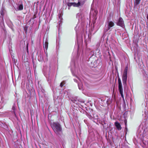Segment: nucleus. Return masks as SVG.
<instances>
[{
	"instance_id": "nucleus-1",
	"label": "nucleus",
	"mask_w": 148,
	"mask_h": 148,
	"mask_svg": "<svg viewBox=\"0 0 148 148\" xmlns=\"http://www.w3.org/2000/svg\"><path fill=\"white\" fill-rule=\"evenodd\" d=\"M51 126L53 130L57 134L60 135L61 134L62 128L58 123L53 122L51 124Z\"/></svg>"
},
{
	"instance_id": "nucleus-2",
	"label": "nucleus",
	"mask_w": 148,
	"mask_h": 148,
	"mask_svg": "<svg viewBox=\"0 0 148 148\" xmlns=\"http://www.w3.org/2000/svg\"><path fill=\"white\" fill-rule=\"evenodd\" d=\"M114 25L113 22L112 21H107L105 23L104 32L106 33L109 30H111Z\"/></svg>"
},
{
	"instance_id": "nucleus-3",
	"label": "nucleus",
	"mask_w": 148,
	"mask_h": 148,
	"mask_svg": "<svg viewBox=\"0 0 148 148\" xmlns=\"http://www.w3.org/2000/svg\"><path fill=\"white\" fill-rule=\"evenodd\" d=\"M86 0H78L77 3L72 2L68 3L69 6H73L75 7H80L82 6L84 4Z\"/></svg>"
},
{
	"instance_id": "nucleus-4",
	"label": "nucleus",
	"mask_w": 148,
	"mask_h": 148,
	"mask_svg": "<svg viewBox=\"0 0 148 148\" xmlns=\"http://www.w3.org/2000/svg\"><path fill=\"white\" fill-rule=\"evenodd\" d=\"M78 85L79 89L81 90H83L88 87V85L85 83H84L83 84L82 83L80 82L78 83Z\"/></svg>"
},
{
	"instance_id": "nucleus-5",
	"label": "nucleus",
	"mask_w": 148,
	"mask_h": 148,
	"mask_svg": "<svg viewBox=\"0 0 148 148\" xmlns=\"http://www.w3.org/2000/svg\"><path fill=\"white\" fill-rule=\"evenodd\" d=\"M48 39L47 38H45V37L43 39V47L45 50V49L46 50H47L48 48Z\"/></svg>"
},
{
	"instance_id": "nucleus-6",
	"label": "nucleus",
	"mask_w": 148,
	"mask_h": 148,
	"mask_svg": "<svg viewBox=\"0 0 148 148\" xmlns=\"http://www.w3.org/2000/svg\"><path fill=\"white\" fill-rule=\"evenodd\" d=\"M117 25L120 26L122 27L124 26V21L123 19L121 18H119L118 22L117 24Z\"/></svg>"
},
{
	"instance_id": "nucleus-7",
	"label": "nucleus",
	"mask_w": 148,
	"mask_h": 148,
	"mask_svg": "<svg viewBox=\"0 0 148 148\" xmlns=\"http://www.w3.org/2000/svg\"><path fill=\"white\" fill-rule=\"evenodd\" d=\"M118 87L119 90L120 92H123V89L122 86L121 82L120 80H118Z\"/></svg>"
},
{
	"instance_id": "nucleus-8",
	"label": "nucleus",
	"mask_w": 148,
	"mask_h": 148,
	"mask_svg": "<svg viewBox=\"0 0 148 148\" xmlns=\"http://www.w3.org/2000/svg\"><path fill=\"white\" fill-rule=\"evenodd\" d=\"M127 75H123L122 77V79L123 84L124 85H126V82L127 80Z\"/></svg>"
},
{
	"instance_id": "nucleus-9",
	"label": "nucleus",
	"mask_w": 148,
	"mask_h": 148,
	"mask_svg": "<svg viewBox=\"0 0 148 148\" xmlns=\"http://www.w3.org/2000/svg\"><path fill=\"white\" fill-rule=\"evenodd\" d=\"M114 125L118 130H120L121 129V127L119 123L117 122H116L115 123Z\"/></svg>"
},
{
	"instance_id": "nucleus-10",
	"label": "nucleus",
	"mask_w": 148,
	"mask_h": 148,
	"mask_svg": "<svg viewBox=\"0 0 148 148\" xmlns=\"http://www.w3.org/2000/svg\"><path fill=\"white\" fill-rule=\"evenodd\" d=\"M23 5L22 4L20 5L16 10H22L23 9Z\"/></svg>"
},
{
	"instance_id": "nucleus-11",
	"label": "nucleus",
	"mask_w": 148,
	"mask_h": 148,
	"mask_svg": "<svg viewBox=\"0 0 148 148\" xmlns=\"http://www.w3.org/2000/svg\"><path fill=\"white\" fill-rule=\"evenodd\" d=\"M5 10L4 8L3 7L2 8L1 11V12L0 14L2 15L3 17V16H4V14L5 13Z\"/></svg>"
},
{
	"instance_id": "nucleus-12",
	"label": "nucleus",
	"mask_w": 148,
	"mask_h": 148,
	"mask_svg": "<svg viewBox=\"0 0 148 148\" xmlns=\"http://www.w3.org/2000/svg\"><path fill=\"white\" fill-rule=\"evenodd\" d=\"M141 0H135L134 1V4L137 5L139 4Z\"/></svg>"
},
{
	"instance_id": "nucleus-13",
	"label": "nucleus",
	"mask_w": 148,
	"mask_h": 148,
	"mask_svg": "<svg viewBox=\"0 0 148 148\" xmlns=\"http://www.w3.org/2000/svg\"><path fill=\"white\" fill-rule=\"evenodd\" d=\"M127 67H126L124 71L123 75H127Z\"/></svg>"
},
{
	"instance_id": "nucleus-14",
	"label": "nucleus",
	"mask_w": 148,
	"mask_h": 148,
	"mask_svg": "<svg viewBox=\"0 0 148 148\" xmlns=\"http://www.w3.org/2000/svg\"><path fill=\"white\" fill-rule=\"evenodd\" d=\"M65 84V82L64 81H62V82L61 83L60 86L61 87H62Z\"/></svg>"
},
{
	"instance_id": "nucleus-15",
	"label": "nucleus",
	"mask_w": 148,
	"mask_h": 148,
	"mask_svg": "<svg viewBox=\"0 0 148 148\" xmlns=\"http://www.w3.org/2000/svg\"><path fill=\"white\" fill-rule=\"evenodd\" d=\"M87 116L90 119H92V116L90 115L89 114H87Z\"/></svg>"
},
{
	"instance_id": "nucleus-16",
	"label": "nucleus",
	"mask_w": 148,
	"mask_h": 148,
	"mask_svg": "<svg viewBox=\"0 0 148 148\" xmlns=\"http://www.w3.org/2000/svg\"><path fill=\"white\" fill-rule=\"evenodd\" d=\"M12 109L13 110L14 112V114H15V112H14V110H15V105H14V104L13 106V107H12Z\"/></svg>"
},
{
	"instance_id": "nucleus-17",
	"label": "nucleus",
	"mask_w": 148,
	"mask_h": 148,
	"mask_svg": "<svg viewBox=\"0 0 148 148\" xmlns=\"http://www.w3.org/2000/svg\"><path fill=\"white\" fill-rule=\"evenodd\" d=\"M43 57L42 56H40V58L39 60H38L40 61H42L43 60Z\"/></svg>"
},
{
	"instance_id": "nucleus-18",
	"label": "nucleus",
	"mask_w": 148,
	"mask_h": 148,
	"mask_svg": "<svg viewBox=\"0 0 148 148\" xmlns=\"http://www.w3.org/2000/svg\"><path fill=\"white\" fill-rule=\"evenodd\" d=\"M33 66L34 67V69L35 73V74L36 72V66H35V67H34V63L33 64Z\"/></svg>"
},
{
	"instance_id": "nucleus-19",
	"label": "nucleus",
	"mask_w": 148,
	"mask_h": 148,
	"mask_svg": "<svg viewBox=\"0 0 148 148\" xmlns=\"http://www.w3.org/2000/svg\"><path fill=\"white\" fill-rule=\"evenodd\" d=\"M121 96L123 98H124V96L123 95V92H120Z\"/></svg>"
},
{
	"instance_id": "nucleus-20",
	"label": "nucleus",
	"mask_w": 148,
	"mask_h": 148,
	"mask_svg": "<svg viewBox=\"0 0 148 148\" xmlns=\"http://www.w3.org/2000/svg\"><path fill=\"white\" fill-rule=\"evenodd\" d=\"M81 13H78L77 14V18L78 16L79 18H80L79 16L81 15Z\"/></svg>"
},
{
	"instance_id": "nucleus-21",
	"label": "nucleus",
	"mask_w": 148,
	"mask_h": 148,
	"mask_svg": "<svg viewBox=\"0 0 148 148\" xmlns=\"http://www.w3.org/2000/svg\"><path fill=\"white\" fill-rule=\"evenodd\" d=\"M77 25L76 27H75V31H77V29H78V28H77Z\"/></svg>"
},
{
	"instance_id": "nucleus-22",
	"label": "nucleus",
	"mask_w": 148,
	"mask_h": 148,
	"mask_svg": "<svg viewBox=\"0 0 148 148\" xmlns=\"http://www.w3.org/2000/svg\"><path fill=\"white\" fill-rule=\"evenodd\" d=\"M28 43L27 44V47H27V52H28Z\"/></svg>"
},
{
	"instance_id": "nucleus-23",
	"label": "nucleus",
	"mask_w": 148,
	"mask_h": 148,
	"mask_svg": "<svg viewBox=\"0 0 148 148\" xmlns=\"http://www.w3.org/2000/svg\"><path fill=\"white\" fill-rule=\"evenodd\" d=\"M96 66H97V65H94L93 66H92V67L95 68L96 67Z\"/></svg>"
},
{
	"instance_id": "nucleus-24",
	"label": "nucleus",
	"mask_w": 148,
	"mask_h": 148,
	"mask_svg": "<svg viewBox=\"0 0 148 148\" xmlns=\"http://www.w3.org/2000/svg\"><path fill=\"white\" fill-rule=\"evenodd\" d=\"M74 81L75 82H77V80L76 79H74Z\"/></svg>"
},
{
	"instance_id": "nucleus-25",
	"label": "nucleus",
	"mask_w": 148,
	"mask_h": 148,
	"mask_svg": "<svg viewBox=\"0 0 148 148\" xmlns=\"http://www.w3.org/2000/svg\"><path fill=\"white\" fill-rule=\"evenodd\" d=\"M96 62H96V61H95L94 62V63H96Z\"/></svg>"
},
{
	"instance_id": "nucleus-26",
	"label": "nucleus",
	"mask_w": 148,
	"mask_h": 148,
	"mask_svg": "<svg viewBox=\"0 0 148 148\" xmlns=\"http://www.w3.org/2000/svg\"><path fill=\"white\" fill-rule=\"evenodd\" d=\"M41 91H42V92H43V91H44V90H43V89H42V90H41Z\"/></svg>"
},
{
	"instance_id": "nucleus-27",
	"label": "nucleus",
	"mask_w": 148,
	"mask_h": 148,
	"mask_svg": "<svg viewBox=\"0 0 148 148\" xmlns=\"http://www.w3.org/2000/svg\"><path fill=\"white\" fill-rule=\"evenodd\" d=\"M71 71H72L73 70L72 69V68H71Z\"/></svg>"
}]
</instances>
